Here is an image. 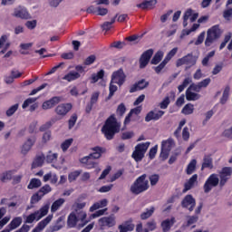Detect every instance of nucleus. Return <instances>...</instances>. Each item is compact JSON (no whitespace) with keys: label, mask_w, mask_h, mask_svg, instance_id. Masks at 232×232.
<instances>
[{"label":"nucleus","mask_w":232,"mask_h":232,"mask_svg":"<svg viewBox=\"0 0 232 232\" xmlns=\"http://www.w3.org/2000/svg\"><path fill=\"white\" fill-rule=\"evenodd\" d=\"M72 103H62L56 106L54 111L58 117H66L68 112L72 111Z\"/></svg>","instance_id":"obj_12"},{"label":"nucleus","mask_w":232,"mask_h":232,"mask_svg":"<svg viewBox=\"0 0 232 232\" xmlns=\"http://www.w3.org/2000/svg\"><path fill=\"white\" fill-rule=\"evenodd\" d=\"M219 187L224 188L226 184H227V180L231 179L232 175V168L231 167H224L219 172Z\"/></svg>","instance_id":"obj_10"},{"label":"nucleus","mask_w":232,"mask_h":232,"mask_svg":"<svg viewBox=\"0 0 232 232\" xmlns=\"http://www.w3.org/2000/svg\"><path fill=\"white\" fill-rule=\"evenodd\" d=\"M121 131V122L117 121V118L114 115L110 116L102 128V133H103L107 140H112L115 134Z\"/></svg>","instance_id":"obj_1"},{"label":"nucleus","mask_w":232,"mask_h":232,"mask_svg":"<svg viewBox=\"0 0 232 232\" xmlns=\"http://www.w3.org/2000/svg\"><path fill=\"white\" fill-rule=\"evenodd\" d=\"M186 99L187 101H198V99H200V94L193 92L190 89H187Z\"/></svg>","instance_id":"obj_34"},{"label":"nucleus","mask_w":232,"mask_h":232,"mask_svg":"<svg viewBox=\"0 0 232 232\" xmlns=\"http://www.w3.org/2000/svg\"><path fill=\"white\" fill-rule=\"evenodd\" d=\"M153 213H155V208L154 207H150V208H146V210L140 214L141 220H148V218H150V217H151L153 215Z\"/></svg>","instance_id":"obj_35"},{"label":"nucleus","mask_w":232,"mask_h":232,"mask_svg":"<svg viewBox=\"0 0 232 232\" xmlns=\"http://www.w3.org/2000/svg\"><path fill=\"white\" fill-rule=\"evenodd\" d=\"M174 146H175V141L171 138H169L168 140H165L161 142V151H160V157L162 160H167Z\"/></svg>","instance_id":"obj_8"},{"label":"nucleus","mask_w":232,"mask_h":232,"mask_svg":"<svg viewBox=\"0 0 232 232\" xmlns=\"http://www.w3.org/2000/svg\"><path fill=\"white\" fill-rule=\"evenodd\" d=\"M13 15L14 17H18L19 19H32V15L24 7H18L14 9Z\"/></svg>","instance_id":"obj_20"},{"label":"nucleus","mask_w":232,"mask_h":232,"mask_svg":"<svg viewBox=\"0 0 232 232\" xmlns=\"http://www.w3.org/2000/svg\"><path fill=\"white\" fill-rule=\"evenodd\" d=\"M187 224L186 227H189V226H193V224H197L198 222V217L197 215L194 216H187Z\"/></svg>","instance_id":"obj_45"},{"label":"nucleus","mask_w":232,"mask_h":232,"mask_svg":"<svg viewBox=\"0 0 232 232\" xmlns=\"http://www.w3.org/2000/svg\"><path fill=\"white\" fill-rule=\"evenodd\" d=\"M157 5V0H144L142 3L136 5L137 8H141V10H151L155 8Z\"/></svg>","instance_id":"obj_24"},{"label":"nucleus","mask_w":232,"mask_h":232,"mask_svg":"<svg viewBox=\"0 0 232 232\" xmlns=\"http://www.w3.org/2000/svg\"><path fill=\"white\" fill-rule=\"evenodd\" d=\"M220 186V179L218 178V174H211L203 185L204 193H210L213 188H217V186Z\"/></svg>","instance_id":"obj_9"},{"label":"nucleus","mask_w":232,"mask_h":232,"mask_svg":"<svg viewBox=\"0 0 232 232\" xmlns=\"http://www.w3.org/2000/svg\"><path fill=\"white\" fill-rule=\"evenodd\" d=\"M75 122H77V114H72L68 121L69 130H72V128H73V126H75Z\"/></svg>","instance_id":"obj_63"},{"label":"nucleus","mask_w":232,"mask_h":232,"mask_svg":"<svg viewBox=\"0 0 232 232\" xmlns=\"http://www.w3.org/2000/svg\"><path fill=\"white\" fill-rule=\"evenodd\" d=\"M81 173H82L81 170H75L69 173L68 175L69 182H73L74 180H77V178L79 177V175H81Z\"/></svg>","instance_id":"obj_53"},{"label":"nucleus","mask_w":232,"mask_h":232,"mask_svg":"<svg viewBox=\"0 0 232 232\" xmlns=\"http://www.w3.org/2000/svg\"><path fill=\"white\" fill-rule=\"evenodd\" d=\"M12 177H14V170H8L0 176L1 182H8V180H12Z\"/></svg>","instance_id":"obj_39"},{"label":"nucleus","mask_w":232,"mask_h":232,"mask_svg":"<svg viewBox=\"0 0 232 232\" xmlns=\"http://www.w3.org/2000/svg\"><path fill=\"white\" fill-rule=\"evenodd\" d=\"M101 226H107V227H113L115 226V217H103L99 219Z\"/></svg>","instance_id":"obj_25"},{"label":"nucleus","mask_w":232,"mask_h":232,"mask_svg":"<svg viewBox=\"0 0 232 232\" xmlns=\"http://www.w3.org/2000/svg\"><path fill=\"white\" fill-rule=\"evenodd\" d=\"M208 16H201L198 20V24H193V25H192V27L190 29L183 30L181 35L182 36H186V35H189V34H191L193 32H197V30H198V28H200V24L206 23V21H208Z\"/></svg>","instance_id":"obj_17"},{"label":"nucleus","mask_w":232,"mask_h":232,"mask_svg":"<svg viewBox=\"0 0 232 232\" xmlns=\"http://www.w3.org/2000/svg\"><path fill=\"white\" fill-rule=\"evenodd\" d=\"M37 101V98H28L26 99L23 105L22 108L23 110H26V108H28L30 106V104H34V102Z\"/></svg>","instance_id":"obj_55"},{"label":"nucleus","mask_w":232,"mask_h":232,"mask_svg":"<svg viewBox=\"0 0 232 232\" xmlns=\"http://www.w3.org/2000/svg\"><path fill=\"white\" fill-rule=\"evenodd\" d=\"M173 224H175V218H171L170 219H165L161 222V229L163 232H169L171 227H173Z\"/></svg>","instance_id":"obj_27"},{"label":"nucleus","mask_w":232,"mask_h":232,"mask_svg":"<svg viewBox=\"0 0 232 232\" xmlns=\"http://www.w3.org/2000/svg\"><path fill=\"white\" fill-rule=\"evenodd\" d=\"M179 52V48L174 47L172 50L169 51V53L166 55V57L164 58V60L167 63H169V61H171V59H173V57H175V55H177V53Z\"/></svg>","instance_id":"obj_51"},{"label":"nucleus","mask_w":232,"mask_h":232,"mask_svg":"<svg viewBox=\"0 0 232 232\" xmlns=\"http://www.w3.org/2000/svg\"><path fill=\"white\" fill-rule=\"evenodd\" d=\"M92 153L89 156H86L81 160L82 164H85L87 169H92L95 168L96 164L93 160L94 159H101L102 153H106V149L102 147H94L92 148Z\"/></svg>","instance_id":"obj_2"},{"label":"nucleus","mask_w":232,"mask_h":232,"mask_svg":"<svg viewBox=\"0 0 232 232\" xmlns=\"http://www.w3.org/2000/svg\"><path fill=\"white\" fill-rule=\"evenodd\" d=\"M164 111H159L157 109L150 111L145 117V122H151V121H159L164 116Z\"/></svg>","instance_id":"obj_14"},{"label":"nucleus","mask_w":232,"mask_h":232,"mask_svg":"<svg viewBox=\"0 0 232 232\" xmlns=\"http://www.w3.org/2000/svg\"><path fill=\"white\" fill-rule=\"evenodd\" d=\"M107 206H108V199L104 198V199H102V200L94 203L90 208V211H91V213H93V211H97V209H101V208H106Z\"/></svg>","instance_id":"obj_29"},{"label":"nucleus","mask_w":232,"mask_h":232,"mask_svg":"<svg viewBox=\"0 0 232 232\" xmlns=\"http://www.w3.org/2000/svg\"><path fill=\"white\" fill-rule=\"evenodd\" d=\"M231 91V88L229 86H227L223 92L222 97L220 99V104H226L227 102V99H229V92Z\"/></svg>","instance_id":"obj_44"},{"label":"nucleus","mask_w":232,"mask_h":232,"mask_svg":"<svg viewBox=\"0 0 232 232\" xmlns=\"http://www.w3.org/2000/svg\"><path fill=\"white\" fill-rule=\"evenodd\" d=\"M166 64H168V62L163 60L158 66L152 67V70L159 75V73H161L162 70L166 68Z\"/></svg>","instance_id":"obj_49"},{"label":"nucleus","mask_w":232,"mask_h":232,"mask_svg":"<svg viewBox=\"0 0 232 232\" xmlns=\"http://www.w3.org/2000/svg\"><path fill=\"white\" fill-rule=\"evenodd\" d=\"M181 111L184 115H191V113L195 111V106L191 103H188L183 107Z\"/></svg>","instance_id":"obj_42"},{"label":"nucleus","mask_w":232,"mask_h":232,"mask_svg":"<svg viewBox=\"0 0 232 232\" xmlns=\"http://www.w3.org/2000/svg\"><path fill=\"white\" fill-rule=\"evenodd\" d=\"M59 102H61V97L54 96L50 100L44 102V103L42 104V108L43 110H52V108H54L55 106H57Z\"/></svg>","instance_id":"obj_19"},{"label":"nucleus","mask_w":232,"mask_h":232,"mask_svg":"<svg viewBox=\"0 0 232 232\" xmlns=\"http://www.w3.org/2000/svg\"><path fill=\"white\" fill-rule=\"evenodd\" d=\"M220 35H222V30H220V25H213L207 32L205 46H211V44H213L217 41V39H220Z\"/></svg>","instance_id":"obj_4"},{"label":"nucleus","mask_w":232,"mask_h":232,"mask_svg":"<svg viewBox=\"0 0 232 232\" xmlns=\"http://www.w3.org/2000/svg\"><path fill=\"white\" fill-rule=\"evenodd\" d=\"M50 211V204H45L39 210L30 214L25 218V224H33L34 220L39 221L43 217H46Z\"/></svg>","instance_id":"obj_5"},{"label":"nucleus","mask_w":232,"mask_h":232,"mask_svg":"<svg viewBox=\"0 0 232 232\" xmlns=\"http://www.w3.org/2000/svg\"><path fill=\"white\" fill-rule=\"evenodd\" d=\"M153 56V49L145 51L140 58V68H146L150 63V59Z\"/></svg>","instance_id":"obj_16"},{"label":"nucleus","mask_w":232,"mask_h":232,"mask_svg":"<svg viewBox=\"0 0 232 232\" xmlns=\"http://www.w3.org/2000/svg\"><path fill=\"white\" fill-rule=\"evenodd\" d=\"M64 198H59L55 200L51 206V213H55L56 211H59V209L61 208L63 204H64Z\"/></svg>","instance_id":"obj_33"},{"label":"nucleus","mask_w":232,"mask_h":232,"mask_svg":"<svg viewBox=\"0 0 232 232\" xmlns=\"http://www.w3.org/2000/svg\"><path fill=\"white\" fill-rule=\"evenodd\" d=\"M99 95H101L99 92H93L89 102L93 105L97 104L99 101Z\"/></svg>","instance_id":"obj_60"},{"label":"nucleus","mask_w":232,"mask_h":232,"mask_svg":"<svg viewBox=\"0 0 232 232\" xmlns=\"http://www.w3.org/2000/svg\"><path fill=\"white\" fill-rule=\"evenodd\" d=\"M41 179H32L27 188L28 189H35V188H41Z\"/></svg>","instance_id":"obj_46"},{"label":"nucleus","mask_w":232,"mask_h":232,"mask_svg":"<svg viewBox=\"0 0 232 232\" xmlns=\"http://www.w3.org/2000/svg\"><path fill=\"white\" fill-rule=\"evenodd\" d=\"M163 57H164V52L158 51L154 54L153 58L151 59L150 63L151 64H159V63H160V61H162Z\"/></svg>","instance_id":"obj_36"},{"label":"nucleus","mask_w":232,"mask_h":232,"mask_svg":"<svg viewBox=\"0 0 232 232\" xmlns=\"http://www.w3.org/2000/svg\"><path fill=\"white\" fill-rule=\"evenodd\" d=\"M59 157V154L52 152V150H49L48 154L45 157V160L48 164H52L53 162H57V159Z\"/></svg>","instance_id":"obj_38"},{"label":"nucleus","mask_w":232,"mask_h":232,"mask_svg":"<svg viewBox=\"0 0 232 232\" xmlns=\"http://www.w3.org/2000/svg\"><path fill=\"white\" fill-rule=\"evenodd\" d=\"M206 169H213V158L209 155H205L203 158L201 171H204Z\"/></svg>","instance_id":"obj_26"},{"label":"nucleus","mask_w":232,"mask_h":232,"mask_svg":"<svg viewBox=\"0 0 232 232\" xmlns=\"http://www.w3.org/2000/svg\"><path fill=\"white\" fill-rule=\"evenodd\" d=\"M198 57L193 55V53H188L187 55L183 56L182 58H179L176 62L177 68H179V66H184V64L187 66L186 70H189L192 66H195L197 64Z\"/></svg>","instance_id":"obj_6"},{"label":"nucleus","mask_w":232,"mask_h":232,"mask_svg":"<svg viewBox=\"0 0 232 232\" xmlns=\"http://www.w3.org/2000/svg\"><path fill=\"white\" fill-rule=\"evenodd\" d=\"M119 88L117 87V85H115V82H111L110 83V87H109V95L107 97V101H110V99H111V97L113 95H115V92H117Z\"/></svg>","instance_id":"obj_48"},{"label":"nucleus","mask_w":232,"mask_h":232,"mask_svg":"<svg viewBox=\"0 0 232 232\" xmlns=\"http://www.w3.org/2000/svg\"><path fill=\"white\" fill-rule=\"evenodd\" d=\"M198 175L194 174V175L184 184L183 193H186L187 191H189V189H193V188H195V185L198 183Z\"/></svg>","instance_id":"obj_22"},{"label":"nucleus","mask_w":232,"mask_h":232,"mask_svg":"<svg viewBox=\"0 0 232 232\" xmlns=\"http://www.w3.org/2000/svg\"><path fill=\"white\" fill-rule=\"evenodd\" d=\"M72 213H75L78 222H82V224L79 225L80 227H84V226L90 222V220L86 219L87 214L84 212V210L73 211Z\"/></svg>","instance_id":"obj_23"},{"label":"nucleus","mask_w":232,"mask_h":232,"mask_svg":"<svg viewBox=\"0 0 232 232\" xmlns=\"http://www.w3.org/2000/svg\"><path fill=\"white\" fill-rule=\"evenodd\" d=\"M55 122H57V119H51L49 121L40 127V131H46V130H50V128H52L53 124Z\"/></svg>","instance_id":"obj_47"},{"label":"nucleus","mask_w":232,"mask_h":232,"mask_svg":"<svg viewBox=\"0 0 232 232\" xmlns=\"http://www.w3.org/2000/svg\"><path fill=\"white\" fill-rule=\"evenodd\" d=\"M51 191H52V187H50V185H45L42 187L38 192L40 193L41 196L44 197V195H48V193H50Z\"/></svg>","instance_id":"obj_57"},{"label":"nucleus","mask_w":232,"mask_h":232,"mask_svg":"<svg viewBox=\"0 0 232 232\" xmlns=\"http://www.w3.org/2000/svg\"><path fill=\"white\" fill-rule=\"evenodd\" d=\"M111 82L114 84H118V86H122L124 82H126V73H124V70L122 68L115 71L111 74Z\"/></svg>","instance_id":"obj_11"},{"label":"nucleus","mask_w":232,"mask_h":232,"mask_svg":"<svg viewBox=\"0 0 232 232\" xmlns=\"http://www.w3.org/2000/svg\"><path fill=\"white\" fill-rule=\"evenodd\" d=\"M211 83V78H207L204 79L203 81L198 82V84H199V88H208V86H209V84Z\"/></svg>","instance_id":"obj_62"},{"label":"nucleus","mask_w":232,"mask_h":232,"mask_svg":"<svg viewBox=\"0 0 232 232\" xmlns=\"http://www.w3.org/2000/svg\"><path fill=\"white\" fill-rule=\"evenodd\" d=\"M45 156L44 154H38L36 155L35 159L33 161L32 168H41L43 164H44Z\"/></svg>","instance_id":"obj_28"},{"label":"nucleus","mask_w":232,"mask_h":232,"mask_svg":"<svg viewBox=\"0 0 232 232\" xmlns=\"http://www.w3.org/2000/svg\"><path fill=\"white\" fill-rule=\"evenodd\" d=\"M191 82H193V80L190 77L185 78L182 84L178 86L179 92L182 93V91L188 88V85L191 84Z\"/></svg>","instance_id":"obj_41"},{"label":"nucleus","mask_w":232,"mask_h":232,"mask_svg":"<svg viewBox=\"0 0 232 232\" xmlns=\"http://www.w3.org/2000/svg\"><path fill=\"white\" fill-rule=\"evenodd\" d=\"M197 206V200L191 195H187L181 201V207L188 209V211H193Z\"/></svg>","instance_id":"obj_13"},{"label":"nucleus","mask_w":232,"mask_h":232,"mask_svg":"<svg viewBox=\"0 0 232 232\" xmlns=\"http://www.w3.org/2000/svg\"><path fill=\"white\" fill-rule=\"evenodd\" d=\"M148 175L143 174L137 178V179L130 186V192L132 195H140V193H144V191H148L150 189V181L146 179Z\"/></svg>","instance_id":"obj_3"},{"label":"nucleus","mask_w":232,"mask_h":232,"mask_svg":"<svg viewBox=\"0 0 232 232\" xmlns=\"http://www.w3.org/2000/svg\"><path fill=\"white\" fill-rule=\"evenodd\" d=\"M195 169H197V160H192L187 166V175H193V173H195Z\"/></svg>","instance_id":"obj_37"},{"label":"nucleus","mask_w":232,"mask_h":232,"mask_svg":"<svg viewBox=\"0 0 232 232\" xmlns=\"http://www.w3.org/2000/svg\"><path fill=\"white\" fill-rule=\"evenodd\" d=\"M72 142H73V139H69V140H66L65 141H63L61 145L63 151H67L68 148H70L72 146Z\"/></svg>","instance_id":"obj_56"},{"label":"nucleus","mask_w":232,"mask_h":232,"mask_svg":"<svg viewBox=\"0 0 232 232\" xmlns=\"http://www.w3.org/2000/svg\"><path fill=\"white\" fill-rule=\"evenodd\" d=\"M119 17V14H116V15L111 18V22H105L103 24H102V30H105V32H108V30H111V24L115 23V20Z\"/></svg>","instance_id":"obj_43"},{"label":"nucleus","mask_w":232,"mask_h":232,"mask_svg":"<svg viewBox=\"0 0 232 232\" xmlns=\"http://www.w3.org/2000/svg\"><path fill=\"white\" fill-rule=\"evenodd\" d=\"M104 78V70H101L99 71L97 73H92V84H95V82H97L100 79H103Z\"/></svg>","instance_id":"obj_40"},{"label":"nucleus","mask_w":232,"mask_h":232,"mask_svg":"<svg viewBox=\"0 0 232 232\" xmlns=\"http://www.w3.org/2000/svg\"><path fill=\"white\" fill-rule=\"evenodd\" d=\"M150 86V82L142 79L140 80L138 82L134 83L130 88V93H135V92H140V90H145Z\"/></svg>","instance_id":"obj_18"},{"label":"nucleus","mask_w":232,"mask_h":232,"mask_svg":"<svg viewBox=\"0 0 232 232\" xmlns=\"http://www.w3.org/2000/svg\"><path fill=\"white\" fill-rule=\"evenodd\" d=\"M222 136L226 137L227 139H232V126L229 129L225 130Z\"/></svg>","instance_id":"obj_64"},{"label":"nucleus","mask_w":232,"mask_h":232,"mask_svg":"<svg viewBox=\"0 0 232 232\" xmlns=\"http://www.w3.org/2000/svg\"><path fill=\"white\" fill-rule=\"evenodd\" d=\"M64 226V218L60 217L56 220V225L53 227V231H59L60 229H63Z\"/></svg>","instance_id":"obj_50"},{"label":"nucleus","mask_w":232,"mask_h":232,"mask_svg":"<svg viewBox=\"0 0 232 232\" xmlns=\"http://www.w3.org/2000/svg\"><path fill=\"white\" fill-rule=\"evenodd\" d=\"M41 198H43V196L41 195V193L36 192L34 195L31 197V204H37V202H39Z\"/></svg>","instance_id":"obj_61"},{"label":"nucleus","mask_w":232,"mask_h":232,"mask_svg":"<svg viewBox=\"0 0 232 232\" xmlns=\"http://www.w3.org/2000/svg\"><path fill=\"white\" fill-rule=\"evenodd\" d=\"M148 148H150V142L139 143L136 145L135 150L132 152V159H134L136 162H140V160L144 159Z\"/></svg>","instance_id":"obj_7"},{"label":"nucleus","mask_w":232,"mask_h":232,"mask_svg":"<svg viewBox=\"0 0 232 232\" xmlns=\"http://www.w3.org/2000/svg\"><path fill=\"white\" fill-rule=\"evenodd\" d=\"M78 222L79 220L77 219V216H75V212H72L68 216V219H67L68 227H75Z\"/></svg>","instance_id":"obj_31"},{"label":"nucleus","mask_w":232,"mask_h":232,"mask_svg":"<svg viewBox=\"0 0 232 232\" xmlns=\"http://www.w3.org/2000/svg\"><path fill=\"white\" fill-rule=\"evenodd\" d=\"M146 227L145 229H148V232L150 231H155L157 229V222L154 219H151L146 223Z\"/></svg>","instance_id":"obj_52"},{"label":"nucleus","mask_w":232,"mask_h":232,"mask_svg":"<svg viewBox=\"0 0 232 232\" xmlns=\"http://www.w3.org/2000/svg\"><path fill=\"white\" fill-rule=\"evenodd\" d=\"M190 23H195L198 19V13H193V9H188L183 14V26L186 28L188 26V20Z\"/></svg>","instance_id":"obj_15"},{"label":"nucleus","mask_w":232,"mask_h":232,"mask_svg":"<svg viewBox=\"0 0 232 232\" xmlns=\"http://www.w3.org/2000/svg\"><path fill=\"white\" fill-rule=\"evenodd\" d=\"M17 110H19V103H16L13 106H11L7 111H6V116L7 117H12V115H14V113H15L17 111Z\"/></svg>","instance_id":"obj_54"},{"label":"nucleus","mask_w":232,"mask_h":232,"mask_svg":"<svg viewBox=\"0 0 232 232\" xmlns=\"http://www.w3.org/2000/svg\"><path fill=\"white\" fill-rule=\"evenodd\" d=\"M25 26L28 30H35L37 26V20L27 21L25 23Z\"/></svg>","instance_id":"obj_59"},{"label":"nucleus","mask_w":232,"mask_h":232,"mask_svg":"<svg viewBox=\"0 0 232 232\" xmlns=\"http://www.w3.org/2000/svg\"><path fill=\"white\" fill-rule=\"evenodd\" d=\"M160 177L159 176V174H153L151 176H150L149 180L150 182L151 186H157V183L159 182Z\"/></svg>","instance_id":"obj_58"},{"label":"nucleus","mask_w":232,"mask_h":232,"mask_svg":"<svg viewBox=\"0 0 232 232\" xmlns=\"http://www.w3.org/2000/svg\"><path fill=\"white\" fill-rule=\"evenodd\" d=\"M81 77V73L77 72H70L63 77V81H67L68 82H72V81H77Z\"/></svg>","instance_id":"obj_30"},{"label":"nucleus","mask_w":232,"mask_h":232,"mask_svg":"<svg viewBox=\"0 0 232 232\" xmlns=\"http://www.w3.org/2000/svg\"><path fill=\"white\" fill-rule=\"evenodd\" d=\"M23 224V218L21 217H16L12 219V221L8 224L9 227L14 231V229H17L19 226Z\"/></svg>","instance_id":"obj_32"},{"label":"nucleus","mask_w":232,"mask_h":232,"mask_svg":"<svg viewBox=\"0 0 232 232\" xmlns=\"http://www.w3.org/2000/svg\"><path fill=\"white\" fill-rule=\"evenodd\" d=\"M36 140L37 139L35 138V136L27 139V140L24 143L21 149V152L23 153V155H26L28 151L32 150V147L34 146V144H35Z\"/></svg>","instance_id":"obj_21"}]
</instances>
